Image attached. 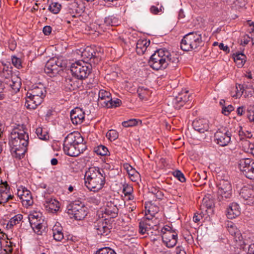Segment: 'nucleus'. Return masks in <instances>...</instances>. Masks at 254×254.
<instances>
[{
	"label": "nucleus",
	"instance_id": "1",
	"mask_svg": "<svg viewBox=\"0 0 254 254\" xmlns=\"http://www.w3.org/2000/svg\"><path fill=\"white\" fill-rule=\"evenodd\" d=\"M179 62L177 55L166 49H160L151 56L148 63L153 69L158 70L165 69L168 66L175 68Z\"/></svg>",
	"mask_w": 254,
	"mask_h": 254
},
{
	"label": "nucleus",
	"instance_id": "2",
	"mask_svg": "<svg viewBox=\"0 0 254 254\" xmlns=\"http://www.w3.org/2000/svg\"><path fill=\"white\" fill-rule=\"evenodd\" d=\"M63 146L64 152L72 157L77 156L86 149L83 138L78 132L68 134L64 139Z\"/></svg>",
	"mask_w": 254,
	"mask_h": 254
},
{
	"label": "nucleus",
	"instance_id": "3",
	"mask_svg": "<svg viewBox=\"0 0 254 254\" xmlns=\"http://www.w3.org/2000/svg\"><path fill=\"white\" fill-rule=\"evenodd\" d=\"M104 171L98 168L91 167L85 175V185L91 191H97L101 190L105 181Z\"/></svg>",
	"mask_w": 254,
	"mask_h": 254
},
{
	"label": "nucleus",
	"instance_id": "4",
	"mask_svg": "<svg viewBox=\"0 0 254 254\" xmlns=\"http://www.w3.org/2000/svg\"><path fill=\"white\" fill-rule=\"evenodd\" d=\"M46 93L44 85L39 83L32 86L26 94L25 106L29 109H35L43 102Z\"/></svg>",
	"mask_w": 254,
	"mask_h": 254
},
{
	"label": "nucleus",
	"instance_id": "5",
	"mask_svg": "<svg viewBox=\"0 0 254 254\" xmlns=\"http://www.w3.org/2000/svg\"><path fill=\"white\" fill-rule=\"evenodd\" d=\"M219 174L217 177L218 182L217 184L218 188L217 199L219 201H227L232 196V187L228 180L227 175H223Z\"/></svg>",
	"mask_w": 254,
	"mask_h": 254
},
{
	"label": "nucleus",
	"instance_id": "6",
	"mask_svg": "<svg viewBox=\"0 0 254 254\" xmlns=\"http://www.w3.org/2000/svg\"><path fill=\"white\" fill-rule=\"evenodd\" d=\"M201 35L197 32L186 34L181 42V48L184 51H191L198 49L202 46Z\"/></svg>",
	"mask_w": 254,
	"mask_h": 254
},
{
	"label": "nucleus",
	"instance_id": "7",
	"mask_svg": "<svg viewBox=\"0 0 254 254\" xmlns=\"http://www.w3.org/2000/svg\"><path fill=\"white\" fill-rule=\"evenodd\" d=\"M20 128H16L11 133L10 142L12 147H27L28 144V135L24 129L23 126Z\"/></svg>",
	"mask_w": 254,
	"mask_h": 254
},
{
	"label": "nucleus",
	"instance_id": "8",
	"mask_svg": "<svg viewBox=\"0 0 254 254\" xmlns=\"http://www.w3.org/2000/svg\"><path fill=\"white\" fill-rule=\"evenodd\" d=\"M91 65L84 62L78 61L70 65V71L72 75L78 79H83L91 73Z\"/></svg>",
	"mask_w": 254,
	"mask_h": 254
},
{
	"label": "nucleus",
	"instance_id": "9",
	"mask_svg": "<svg viewBox=\"0 0 254 254\" xmlns=\"http://www.w3.org/2000/svg\"><path fill=\"white\" fill-rule=\"evenodd\" d=\"M86 208L79 201H74L67 206V213L76 220H81L86 215Z\"/></svg>",
	"mask_w": 254,
	"mask_h": 254
},
{
	"label": "nucleus",
	"instance_id": "10",
	"mask_svg": "<svg viewBox=\"0 0 254 254\" xmlns=\"http://www.w3.org/2000/svg\"><path fill=\"white\" fill-rule=\"evenodd\" d=\"M81 61L89 65L96 64L101 60L100 53L96 52L95 49L91 47H87L81 52Z\"/></svg>",
	"mask_w": 254,
	"mask_h": 254
},
{
	"label": "nucleus",
	"instance_id": "11",
	"mask_svg": "<svg viewBox=\"0 0 254 254\" xmlns=\"http://www.w3.org/2000/svg\"><path fill=\"white\" fill-rule=\"evenodd\" d=\"M254 162L250 158L243 159L239 161V163L240 170L244 172L247 178L250 180H253L254 178Z\"/></svg>",
	"mask_w": 254,
	"mask_h": 254
},
{
	"label": "nucleus",
	"instance_id": "12",
	"mask_svg": "<svg viewBox=\"0 0 254 254\" xmlns=\"http://www.w3.org/2000/svg\"><path fill=\"white\" fill-rule=\"evenodd\" d=\"M231 133L226 127L219 128L215 133L216 143L222 146L227 145L230 141Z\"/></svg>",
	"mask_w": 254,
	"mask_h": 254
},
{
	"label": "nucleus",
	"instance_id": "13",
	"mask_svg": "<svg viewBox=\"0 0 254 254\" xmlns=\"http://www.w3.org/2000/svg\"><path fill=\"white\" fill-rule=\"evenodd\" d=\"M110 225L107 219H100L94 223V229L96 233L100 236H108L110 233Z\"/></svg>",
	"mask_w": 254,
	"mask_h": 254
},
{
	"label": "nucleus",
	"instance_id": "14",
	"mask_svg": "<svg viewBox=\"0 0 254 254\" xmlns=\"http://www.w3.org/2000/svg\"><path fill=\"white\" fill-rule=\"evenodd\" d=\"M240 195L246 201V204L252 205L254 203V190L251 186L244 187L240 191Z\"/></svg>",
	"mask_w": 254,
	"mask_h": 254
},
{
	"label": "nucleus",
	"instance_id": "15",
	"mask_svg": "<svg viewBox=\"0 0 254 254\" xmlns=\"http://www.w3.org/2000/svg\"><path fill=\"white\" fill-rule=\"evenodd\" d=\"M17 194L23 205L27 207L32 205L33 201L29 190L21 187V189L18 190Z\"/></svg>",
	"mask_w": 254,
	"mask_h": 254
},
{
	"label": "nucleus",
	"instance_id": "16",
	"mask_svg": "<svg viewBox=\"0 0 254 254\" xmlns=\"http://www.w3.org/2000/svg\"><path fill=\"white\" fill-rule=\"evenodd\" d=\"M84 118V112L80 108L76 107L70 112V119L74 125L81 124Z\"/></svg>",
	"mask_w": 254,
	"mask_h": 254
},
{
	"label": "nucleus",
	"instance_id": "17",
	"mask_svg": "<svg viewBox=\"0 0 254 254\" xmlns=\"http://www.w3.org/2000/svg\"><path fill=\"white\" fill-rule=\"evenodd\" d=\"M193 128L201 133L207 132L209 129L208 121L205 119L195 120L192 122Z\"/></svg>",
	"mask_w": 254,
	"mask_h": 254
},
{
	"label": "nucleus",
	"instance_id": "18",
	"mask_svg": "<svg viewBox=\"0 0 254 254\" xmlns=\"http://www.w3.org/2000/svg\"><path fill=\"white\" fill-rule=\"evenodd\" d=\"M57 60L54 59H50L46 64L44 70L47 74H54L58 72L59 68L61 66V64H58Z\"/></svg>",
	"mask_w": 254,
	"mask_h": 254
},
{
	"label": "nucleus",
	"instance_id": "19",
	"mask_svg": "<svg viewBox=\"0 0 254 254\" xmlns=\"http://www.w3.org/2000/svg\"><path fill=\"white\" fill-rule=\"evenodd\" d=\"M241 209L237 203H232L227 209L226 215L229 219H234L240 215Z\"/></svg>",
	"mask_w": 254,
	"mask_h": 254
},
{
	"label": "nucleus",
	"instance_id": "20",
	"mask_svg": "<svg viewBox=\"0 0 254 254\" xmlns=\"http://www.w3.org/2000/svg\"><path fill=\"white\" fill-rule=\"evenodd\" d=\"M150 44V41L147 39H139L136 43V52L138 55H142L146 51Z\"/></svg>",
	"mask_w": 254,
	"mask_h": 254
},
{
	"label": "nucleus",
	"instance_id": "21",
	"mask_svg": "<svg viewBox=\"0 0 254 254\" xmlns=\"http://www.w3.org/2000/svg\"><path fill=\"white\" fill-rule=\"evenodd\" d=\"M59 203L57 200L51 198H46L44 203L47 209L52 212L57 211L59 210Z\"/></svg>",
	"mask_w": 254,
	"mask_h": 254
},
{
	"label": "nucleus",
	"instance_id": "22",
	"mask_svg": "<svg viewBox=\"0 0 254 254\" xmlns=\"http://www.w3.org/2000/svg\"><path fill=\"white\" fill-rule=\"evenodd\" d=\"M118 209L116 206L110 203L105 208L104 213L110 218H115L117 216Z\"/></svg>",
	"mask_w": 254,
	"mask_h": 254
},
{
	"label": "nucleus",
	"instance_id": "23",
	"mask_svg": "<svg viewBox=\"0 0 254 254\" xmlns=\"http://www.w3.org/2000/svg\"><path fill=\"white\" fill-rule=\"evenodd\" d=\"M26 150L27 147H12L11 149L12 156L18 159L24 157Z\"/></svg>",
	"mask_w": 254,
	"mask_h": 254
},
{
	"label": "nucleus",
	"instance_id": "24",
	"mask_svg": "<svg viewBox=\"0 0 254 254\" xmlns=\"http://www.w3.org/2000/svg\"><path fill=\"white\" fill-rule=\"evenodd\" d=\"M62 228L55 225L53 228V237L56 241L60 242L64 239V234Z\"/></svg>",
	"mask_w": 254,
	"mask_h": 254
},
{
	"label": "nucleus",
	"instance_id": "25",
	"mask_svg": "<svg viewBox=\"0 0 254 254\" xmlns=\"http://www.w3.org/2000/svg\"><path fill=\"white\" fill-rule=\"evenodd\" d=\"M233 58L234 62L239 67H242L245 62V56L242 53L234 54Z\"/></svg>",
	"mask_w": 254,
	"mask_h": 254
},
{
	"label": "nucleus",
	"instance_id": "26",
	"mask_svg": "<svg viewBox=\"0 0 254 254\" xmlns=\"http://www.w3.org/2000/svg\"><path fill=\"white\" fill-rule=\"evenodd\" d=\"M149 219L148 220L146 219L144 220L141 221L139 224V232L142 235L145 234L146 233L148 234L149 226H150L148 223Z\"/></svg>",
	"mask_w": 254,
	"mask_h": 254
},
{
	"label": "nucleus",
	"instance_id": "27",
	"mask_svg": "<svg viewBox=\"0 0 254 254\" xmlns=\"http://www.w3.org/2000/svg\"><path fill=\"white\" fill-rule=\"evenodd\" d=\"M138 96L141 100L147 99V97L151 94L150 91L146 88L139 87L137 90Z\"/></svg>",
	"mask_w": 254,
	"mask_h": 254
},
{
	"label": "nucleus",
	"instance_id": "28",
	"mask_svg": "<svg viewBox=\"0 0 254 254\" xmlns=\"http://www.w3.org/2000/svg\"><path fill=\"white\" fill-rule=\"evenodd\" d=\"M162 232L163 233L162 238L163 242H165V238H167V240L177 238V234L172 232L169 230H167L166 228L164 229V230L163 229Z\"/></svg>",
	"mask_w": 254,
	"mask_h": 254
},
{
	"label": "nucleus",
	"instance_id": "29",
	"mask_svg": "<svg viewBox=\"0 0 254 254\" xmlns=\"http://www.w3.org/2000/svg\"><path fill=\"white\" fill-rule=\"evenodd\" d=\"M111 93L105 90H100L98 93V98L97 100V104H104V103L101 100L106 98L109 100V96H111Z\"/></svg>",
	"mask_w": 254,
	"mask_h": 254
},
{
	"label": "nucleus",
	"instance_id": "30",
	"mask_svg": "<svg viewBox=\"0 0 254 254\" xmlns=\"http://www.w3.org/2000/svg\"><path fill=\"white\" fill-rule=\"evenodd\" d=\"M61 4L58 2H52L49 6L48 10L53 14H58L61 9Z\"/></svg>",
	"mask_w": 254,
	"mask_h": 254
},
{
	"label": "nucleus",
	"instance_id": "31",
	"mask_svg": "<svg viewBox=\"0 0 254 254\" xmlns=\"http://www.w3.org/2000/svg\"><path fill=\"white\" fill-rule=\"evenodd\" d=\"M234 241L237 243L236 246L240 248H244L245 242L243 241V237L239 231L237 232L236 234L234 236Z\"/></svg>",
	"mask_w": 254,
	"mask_h": 254
},
{
	"label": "nucleus",
	"instance_id": "32",
	"mask_svg": "<svg viewBox=\"0 0 254 254\" xmlns=\"http://www.w3.org/2000/svg\"><path fill=\"white\" fill-rule=\"evenodd\" d=\"M94 152H96L98 155L101 156L107 155L109 152L107 148L102 145H100L94 148Z\"/></svg>",
	"mask_w": 254,
	"mask_h": 254
},
{
	"label": "nucleus",
	"instance_id": "33",
	"mask_svg": "<svg viewBox=\"0 0 254 254\" xmlns=\"http://www.w3.org/2000/svg\"><path fill=\"white\" fill-rule=\"evenodd\" d=\"M22 215L17 214L10 219L7 225L9 226L10 227H11L14 225L19 223V222L22 219Z\"/></svg>",
	"mask_w": 254,
	"mask_h": 254
},
{
	"label": "nucleus",
	"instance_id": "34",
	"mask_svg": "<svg viewBox=\"0 0 254 254\" xmlns=\"http://www.w3.org/2000/svg\"><path fill=\"white\" fill-rule=\"evenodd\" d=\"M42 221H43V220L42 219H39V222L37 224H35V222L34 223L30 224L33 229L38 235L41 234V229L43 227Z\"/></svg>",
	"mask_w": 254,
	"mask_h": 254
},
{
	"label": "nucleus",
	"instance_id": "35",
	"mask_svg": "<svg viewBox=\"0 0 254 254\" xmlns=\"http://www.w3.org/2000/svg\"><path fill=\"white\" fill-rule=\"evenodd\" d=\"M65 86L69 90H73L77 86L76 83L70 78L65 79Z\"/></svg>",
	"mask_w": 254,
	"mask_h": 254
},
{
	"label": "nucleus",
	"instance_id": "36",
	"mask_svg": "<svg viewBox=\"0 0 254 254\" xmlns=\"http://www.w3.org/2000/svg\"><path fill=\"white\" fill-rule=\"evenodd\" d=\"M118 132L114 129L109 130L106 134V136L111 140H115L118 137Z\"/></svg>",
	"mask_w": 254,
	"mask_h": 254
},
{
	"label": "nucleus",
	"instance_id": "37",
	"mask_svg": "<svg viewBox=\"0 0 254 254\" xmlns=\"http://www.w3.org/2000/svg\"><path fill=\"white\" fill-rule=\"evenodd\" d=\"M95 254H116V253L113 250L105 247L99 250Z\"/></svg>",
	"mask_w": 254,
	"mask_h": 254
},
{
	"label": "nucleus",
	"instance_id": "38",
	"mask_svg": "<svg viewBox=\"0 0 254 254\" xmlns=\"http://www.w3.org/2000/svg\"><path fill=\"white\" fill-rule=\"evenodd\" d=\"M42 214L40 213H37L36 212L31 213L29 215V220L30 224L34 223V219H42L41 218Z\"/></svg>",
	"mask_w": 254,
	"mask_h": 254
},
{
	"label": "nucleus",
	"instance_id": "39",
	"mask_svg": "<svg viewBox=\"0 0 254 254\" xmlns=\"http://www.w3.org/2000/svg\"><path fill=\"white\" fill-rule=\"evenodd\" d=\"M189 97L186 95L183 96V94H179V96L175 98V101L176 103H180V106H183V103L187 102L188 100Z\"/></svg>",
	"mask_w": 254,
	"mask_h": 254
},
{
	"label": "nucleus",
	"instance_id": "40",
	"mask_svg": "<svg viewBox=\"0 0 254 254\" xmlns=\"http://www.w3.org/2000/svg\"><path fill=\"white\" fill-rule=\"evenodd\" d=\"M123 192L126 196L131 194L133 192V188L130 185L125 184L123 185Z\"/></svg>",
	"mask_w": 254,
	"mask_h": 254
},
{
	"label": "nucleus",
	"instance_id": "41",
	"mask_svg": "<svg viewBox=\"0 0 254 254\" xmlns=\"http://www.w3.org/2000/svg\"><path fill=\"white\" fill-rule=\"evenodd\" d=\"M247 117L250 121H254V109L253 106H250L248 108Z\"/></svg>",
	"mask_w": 254,
	"mask_h": 254
},
{
	"label": "nucleus",
	"instance_id": "42",
	"mask_svg": "<svg viewBox=\"0 0 254 254\" xmlns=\"http://www.w3.org/2000/svg\"><path fill=\"white\" fill-rule=\"evenodd\" d=\"M1 76L6 79L12 77V71L8 69V67L3 68L2 72L1 73Z\"/></svg>",
	"mask_w": 254,
	"mask_h": 254
},
{
	"label": "nucleus",
	"instance_id": "43",
	"mask_svg": "<svg viewBox=\"0 0 254 254\" xmlns=\"http://www.w3.org/2000/svg\"><path fill=\"white\" fill-rule=\"evenodd\" d=\"M137 121L135 119H130L127 121H124L122 123V125L126 127H132L136 125Z\"/></svg>",
	"mask_w": 254,
	"mask_h": 254
},
{
	"label": "nucleus",
	"instance_id": "44",
	"mask_svg": "<svg viewBox=\"0 0 254 254\" xmlns=\"http://www.w3.org/2000/svg\"><path fill=\"white\" fill-rule=\"evenodd\" d=\"M174 176L176 177L180 182H185L186 178L184 174L179 170H176L173 172Z\"/></svg>",
	"mask_w": 254,
	"mask_h": 254
},
{
	"label": "nucleus",
	"instance_id": "45",
	"mask_svg": "<svg viewBox=\"0 0 254 254\" xmlns=\"http://www.w3.org/2000/svg\"><path fill=\"white\" fill-rule=\"evenodd\" d=\"M124 168L127 170L128 174L131 176L133 177L134 174L136 173L135 169H134L128 164H125L124 165Z\"/></svg>",
	"mask_w": 254,
	"mask_h": 254
},
{
	"label": "nucleus",
	"instance_id": "46",
	"mask_svg": "<svg viewBox=\"0 0 254 254\" xmlns=\"http://www.w3.org/2000/svg\"><path fill=\"white\" fill-rule=\"evenodd\" d=\"M104 23L106 25H114L116 23V19L112 16L107 17L104 19Z\"/></svg>",
	"mask_w": 254,
	"mask_h": 254
},
{
	"label": "nucleus",
	"instance_id": "47",
	"mask_svg": "<svg viewBox=\"0 0 254 254\" xmlns=\"http://www.w3.org/2000/svg\"><path fill=\"white\" fill-rule=\"evenodd\" d=\"M177 238H174L167 240V238H165V242L164 243L167 247L173 248L176 245L177 242Z\"/></svg>",
	"mask_w": 254,
	"mask_h": 254
},
{
	"label": "nucleus",
	"instance_id": "48",
	"mask_svg": "<svg viewBox=\"0 0 254 254\" xmlns=\"http://www.w3.org/2000/svg\"><path fill=\"white\" fill-rule=\"evenodd\" d=\"M101 100L104 103V104L103 105L98 104V106H100L101 107H107V108H111V107H112V105H111L112 103L111 102V101H112L111 96H109V100H107L106 98Z\"/></svg>",
	"mask_w": 254,
	"mask_h": 254
},
{
	"label": "nucleus",
	"instance_id": "49",
	"mask_svg": "<svg viewBox=\"0 0 254 254\" xmlns=\"http://www.w3.org/2000/svg\"><path fill=\"white\" fill-rule=\"evenodd\" d=\"M36 133L40 139L43 140L47 139V135L46 133L43 134V129L42 128H37L36 130Z\"/></svg>",
	"mask_w": 254,
	"mask_h": 254
},
{
	"label": "nucleus",
	"instance_id": "50",
	"mask_svg": "<svg viewBox=\"0 0 254 254\" xmlns=\"http://www.w3.org/2000/svg\"><path fill=\"white\" fill-rule=\"evenodd\" d=\"M79 4L77 1H74L69 5V8L72 10H75L77 13L79 14L81 12V9L78 8Z\"/></svg>",
	"mask_w": 254,
	"mask_h": 254
},
{
	"label": "nucleus",
	"instance_id": "51",
	"mask_svg": "<svg viewBox=\"0 0 254 254\" xmlns=\"http://www.w3.org/2000/svg\"><path fill=\"white\" fill-rule=\"evenodd\" d=\"M16 80L13 81V79H12L13 84L11 85V87L15 91H18L20 88V79L18 77H16Z\"/></svg>",
	"mask_w": 254,
	"mask_h": 254
},
{
	"label": "nucleus",
	"instance_id": "52",
	"mask_svg": "<svg viewBox=\"0 0 254 254\" xmlns=\"http://www.w3.org/2000/svg\"><path fill=\"white\" fill-rule=\"evenodd\" d=\"M233 110L234 108L232 105H228L227 107H223L222 108V113L224 115L227 116Z\"/></svg>",
	"mask_w": 254,
	"mask_h": 254
},
{
	"label": "nucleus",
	"instance_id": "53",
	"mask_svg": "<svg viewBox=\"0 0 254 254\" xmlns=\"http://www.w3.org/2000/svg\"><path fill=\"white\" fill-rule=\"evenodd\" d=\"M236 88L237 89L236 95H234L233 97H238L241 96L244 92V88L242 85L238 84L236 85Z\"/></svg>",
	"mask_w": 254,
	"mask_h": 254
},
{
	"label": "nucleus",
	"instance_id": "54",
	"mask_svg": "<svg viewBox=\"0 0 254 254\" xmlns=\"http://www.w3.org/2000/svg\"><path fill=\"white\" fill-rule=\"evenodd\" d=\"M228 230L230 234H231L232 236L235 235L237 232L239 231L237 230L235 226H233L232 224H230V225L228 224Z\"/></svg>",
	"mask_w": 254,
	"mask_h": 254
},
{
	"label": "nucleus",
	"instance_id": "55",
	"mask_svg": "<svg viewBox=\"0 0 254 254\" xmlns=\"http://www.w3.org/2000/svg\"><path fill=\"white\" fill-rule=\"evenodd\" d=\"M12 64L17 68H19L21 67V61L19 59L16 57H13L12 58Z\"/></svg>",
	"mask_w": 254,
	"mask_h": 254
},
{
	"label": "nucleus",
	"instance_id": "56",
	"mask_svg": "<svg viewBox=\"0 0 254 254\" xmlns=\"http://www.w3.org/2000/svg\"><path fill=\"white\" fill-rule=\"evenodd\" d=\"M162 6H160V7L159 8L158 7L155 6H152L150 7V11L152 13L154 14H157L159 12L162 11Z\"/></svg>",
	"mask_w": 254,
	"mask_h": 254
},
{
	"label": "nucleus",
	"instance_id": "57",
	"mask_svg": "<svg viewBox=\"0 0 254 254\" xmlns=\"http://www.w3.org/2000/svg\"><path fill=\"white\" fill-rule=\"evenodd\" d=\"M250 39L253 41V38L250 37L248 35H246L244 36L243 38L241 40V45H247L250 42Z\"/></svg>",
	"mask_w": 254,
	"mask_h": 254
},
{
	"label": "nucleus",
	"instance_id": "58",
	"mask_svg": "<svg viewBox=\"0 0 254 254\" xmlns=\"http://www.w3.org/2000/svg\"><path fill=\"white\" fill-rule=\"evenodd\" d=\"M2 184L3 185V187H1L0 189V194H1V192L8 193L9 191V187H8L7 182H5L4 183H2Z\"/></svg>",
	"mask_w": 254,
	"mask_h": 254
},
{
	"label": "nucleus",
	"instance_id": "59",
	"mask_svg": "<svg viewBox=\"0 0 254 254\" xmlns=\"http://www.w3.org/2000/svg\"><path fill=\"white\" fill-rule=\"evenodd\" d=\"M111 102L112 103V107H111V108L119 107L122 103L121 101L119 99H116L115 100L112 99Z\"/></svg>",
	"mask_w": 254,
	"mask_h": 254
},
{
	"label": "nucleus",
	"instance_id": "60",
	"mask_svg": "<svg viewBox=\"0 0 254 254\" xmlns=\"http://www.w3.org/2000/svg\"><path fill=\"white\" fill-rule=\"evenodd\" d=\"M7 192H1L0 204H3L7 202V201H5V199L7 198Z\"/></svg>",
	"mask_w": 254,
	"mask_h": 254
},
{
	"label": "nucleus",
	"instance_id": "61",
	"mask_svg": "<svg viewBox=\"0 0 254 254\" xmlns=\"http://www.w3.org/2000/svg\"><path fill=\"white\" fill-rule=\"evenodd\" d=\"M155 195V196L157 198L159 199H162L163 196V193L162 191L159 190H155L154 192H153Z\"/></svg>",
	"mask_w": 254,
	"mask_h": 254
},
{
	"label": "nucleus",
	"instance_id": "62",
	"mask_svg": "<svg viewBox=\"0 0 254 254\" xmlns=\"http://www.w3.org/2000/svg\"><path fill=\"white\" fill-rule=\"evenodd\" d=\"M52 28L50 26H46L43 28V32L46 35H48L51 33Z\"/></svg>",
	"mask_w": 254,
	"mask_h": 254
},
{
	"label": "nucleus",
	"instance_id": "63",
	"mask_svg": "<svg viewBox=\"0 0 254 254\" xmlns=\"http://www.w3.org/2000/svg\"><path fill=\"white\" fill-rule=\"evenodd\" d=\"M219 47L220 49L226 52V53H229L230 52L229 48L227 46H225L223 43L219 44Z\"/></svg>",
	"mask_w": 254,
	"mask_h": 254
},
{
	"label": "nucleus",
	"instance_id": "64",
	"mask_svg": "<svg viewBox=\"0 0 254 254\" xmlns=\"http://www.w3.org/2000/svg\"><path fill=\"white\" fill-rule=\"evenodd\" d=\"M237 113L238 115L242 116L244 113V109L243 107H239L237 108Z\"/></svg>",
	"mask_w": 254,
	"mask_h": 254
}]
</instances>
